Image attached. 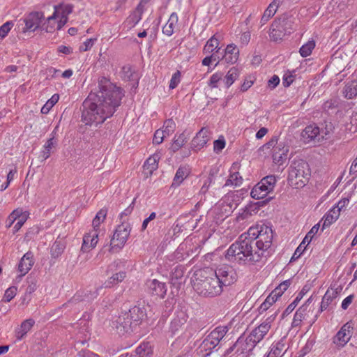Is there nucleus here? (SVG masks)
Masks as SVG:
<instances>
[{"instance_id":"1","label":"nucleus","mask_w":357,"mask_h":357,"mask_svg":"<svg viewBox=\"0 0 357 357\" xmlns=\"http://www.w3.org/2000/svg\"><path fill=\"white\" fill-rule=\"evenodd\" d=\"M123 96L121 88L102 77L98 81V90L91 92L82 104V122L89 126L102 123L114 114Z\"/></svg>"},{"instance_id":"2","label":"nucleus","mask_w":357,"mask_h":357,"mask_svg":"<svg viewBox=\"0 0 357 357\" xmlns=\"http://www.w3.org/2000/svg\"><path fill=\"white\" fill-rule=\"evenodd\" d=\"M255 244V239L248 236V233L243 234L227 249L225 258L238 263L259 261L262 252L258 251Z\"/></svg>"},{"instance_id":"3","label":"nucleus","mask_w":357,"mask_h":357,"mask_svg":"<svg viewBox=\"0 0 357 357\" xmlns=\"http://www.w3.org/2000/svg\"><path fill=\"white\" fill-rule=\"evenodd\" d=\"M146 318L145 307L135 305L112 321V326L120 335L130 334L135 331Z\"/></svg>"},{"instance_id":"4","label":"nucleus","mask_w":357,"mask_h":357,"mask_svg":"<svg viewBox=\"0 0 357 357\" xmlns=\"http://www.w3.org/2000/svg\"><path fill=\"white\" fill-rule=\"evenodd\" d=\"M219 279L212 269H204L195 273L192 280L194 290L204 297L219 296L223 291Z\"/></svg>"},{"instance_id":"5","label":"nucleus","mask_w":357,"mask_h":357,"mask_svg":"<svg viewBox=\"0 0 357 357\" xmlns=\"http://www.w3.org/2000/svg\"><path fill=\"white\" fill-rule=\"evenodd\" d=\"M311 169L303 158L295 159L289 168L288 184L294 188H303L309 181Z\"/></svg>"},{"instance_id":"6","label":"nucleus","mask_w":357,"mask_h":357,"mask_svg":"<svg viewBox=\"0 0 357 357\" xmlns=\"http://www.w3.org/2000/svg\"><path fill=\"white\" fill-rule=\"evenodd\" d=\"M228 327L219 326L213 329L202 341L199 347L202 356H209L228 332Z\"/></svg>"},{"instance_id":"7","label":"nucleus","mask_w":357,"mask_h":357,"mask_svg":"<svg viewBox=\"0 0 357 357\" xmlns=\"http://www.w3.org/2000/svg\"><path fill=\"white\" fill-rule=\"evenodd\" d=\"M248 236L255 239V245L259 252L267 250L271 248L273 241V231L268 226L261 227L260 230L250 228Z\"/></svg>"},{"instance_id":"8","label":"nucleus","mask_w":357,"mask_h":357,"mask_svg":"<svg viewBox=\"0 0 357 357\" xmlns=\"http://www.w3.org/2000/svg\"><path fill=\"white\" fill-rule=\"evenodd\" d=\"M276 183V177L269 175L264 177L252 189L250 195L255 199H263L271 192L273 191Z\"/></svg>"},{"instance_id":"9","label":"nucleus","mask_w":357,"mask_h":357,"mask_svg":"<svg viewBox=\"0 0 357 357\" xmlns=\"http://www.w3.org/2000/svg\"><path fill=\"white\" fill-rule=\"evenodd\" d=\"M45 19L43 13L31 12L19 21L18 26H21L22 33L34 32L40 27V24Z\"/></svg>"},{"instance_id":"10","label":"nucleus","mask_w":357,"mask_h":357,"mask_svg":"<svg viewBox=\"0 0 357 357\" xmlns=\"http://www.w3.org/2000/svg\"><path fill=\"white\" fill-rule=\"evenodd\" d=\"M214 273L219 279L220 284L223 287L229 286L237 281L238 275L235 268L231 266H222L213 271Z\"/></svg>"},{"instance_id":"11","label":"nucleus","mask_w":357,"mask_h":357,"mask_svg":"<svg viewBox=\"0 0 357 357\" xmlns=\"http://www.w3.org/2000/svg\"><path fill=\"white\" fill-rule=\"evenodd\" d=\"M130 232V225L128 223H125V222H121V224L117 227L111 238V250H114L115 248H121L126 243Z\"/></svg>"},{"instance_id":"12","label":"nucleus","mask_w":357,"mask_h":357,"mask_svg":"<svg viewBox=\"0 0 357 357\" xmlns=\"http://www.w3.org/2000/svg\"><path fill=\"white\" fill-rule=\"evenodd\" d=\"M353 324L347 322L342 326L334 337L333 342L339 347L344 346L352 335Z\"/></svg>"},{"instance_id":"13","label":"nucleus","mask_w":357,"mask_h":357,"mask_svg":"<svg viewBox=\"0 0 357 357\" xmlns=\"http://www.w3.org/2000/svg\"><path fill=\"white\" fill-rule=\"evenodd\" d=\"M301 137L305 143L316 144L319 142L323 137L320 135V129L315 124H310L305 127L301 133Z\"/></svg>"},{"instance_id":"14","label":"nucleus","mask_w":357,"mask_h":357,"mask_svg":"<svg viewBox=\"0 0 357 357\" xmlns=\"http://www.w3.org/2000/svg\"><path fill=\"white\" fill-rule=\"evenodd\" d=\"M210 139V132L206 128H202L192 139L190 143V149L197 151L202 149Z\"/></svg>"},{"instance_id":"15","label":"nucleus","mask_w":357,"mask_h":357,"mask_svg":"<svg viewBox=\"0 0 357 357\" xmlns=\"http://www.w3.org/2000/svg\"><path fill=\"white\" fill-rule=\"evenodd\" d=\"M320 227V224L318 223L313 226L310 231L306 234L305 237L298 245V247L295 250L293 256L291 258L290 261H295L298 259L302 255L303 252L305 250L306 246L305 245L306 243L309 244L311 241L313 236L317 233L319 228Z\"/></svg>"},{"instance_id":"16","label":"nucleus","mask_w":357,"mask_h":357,"mask_svg":"<svg viewBox=\"0 0 357 357\" xmlns=\"http://www.w3.org/2000/svg\"><path fill=\"white\" fill-rule=\"evenodd\" d=\"M146 286L149 293L153 296H156L163 298L167 293V286L165 283L153 279L147 281Z\"/></svg>"},{"instance_id":"17","label":"nucleus","mask_w":357,"mask_h":357,"mask_svg":"<svg viewBox=\"0 0 357 357\" xmlns=\"http://www.w3.org/2000/svg\"><path fill=\"white\" fill-rule=\"evenodd\" d=\"M34 264L33 254L29 251L21 258L18 264V271L20 273V278L25 275Z\"/></svg>"},{"instance_id":"18","label":"nucleus","mask_w":357,"mask_h":357,"mask_svg":"<svg viewBox=\"0 0 357 357\" xmlns=\"http://www.w3.org/2000/svg\"><path fill=\"white\" fill-rule=\"evenodd\" d=\"M307 305H302L296 312L291 323L292 328L299 327L303 320L310 317V313H313V309H307Z\"/></svg>"},{"instance_id":"19","label":"nucleus","mask_w":357,"mask_h":357,"mask_svg":"<svg viewBox=\"0 0 357 357\" xmlns=\"http://www.w3.org/2000/svg\"><path fill=\"white\" fill-rule=\"evenodd\" d=\"M98 238V233L97 230L93 229L89 233L85 234L83 237V243L81 248L82 252H86L94 248L97 245Z\"/></svg>"},{"instance_id":"20","label":"nucleus","mask_w":357,"mask_h":357,"mask_svg":"<svg viewBox=\"0 0 357 357\" xmlns=\"http://www.w3.org/2000/svg\"><path fill=\"white\" fill-rule=\"evenodd\" d=\"M272 197H269L261 201H259L257 202H251L245 206L243 213L244 218H248V216L257 214L259 212L260 208L267 204L269 201L272 199Z\"/></svg>"},{"instance_id":"21","label":"nucleus","mask_w":357,"mask_h":357,"mask_svg":"<svg viewBox=\"0 0 357 357\" xmlns=\"http://www.w3.org/2000/svg\"><path fill=\"white\" fill-rule=\"evenodd\" d=\"M235 346H237V350L236 352L238 355L246 354L252 351L255 347V344L248 341V337L240 336L236 342Z\"/></svg>"},{"instance_id":"22","label":"nucleus","mask_w":357,"mask_h":357,"mask_svg":"<svg viewBox=\"0 0 357 357\" xmlns=\"http://www.w3.org/2000/svg\"><path fill=\"white\" fill-rule=\"evenodd\" d=\"M239 55V50L234 44H229L224 50L222 59L228 63H234L237 61Z\"/></svg>"},{"instance_id":"23","label":"nucleus","mask_w":357,"mask_h":357,"mask_svg":"<svg viewBox=\"0 0 357 357\" xmlns=\"http://www.w3.org/2000/svg\"><path fill=\"white\" fill-rule=\"evenodd\" d=\"M310 289V286L309 284H305L303 287L301 291L298 294L296 298L294 299V301L290 303L287 307L284 310L283 313L281 316V319H283L285 317L289 315L297 306L298 303L300 302V301L302 299L303 296L309 291Z\"/></svg>"},{"instance_id":"24","label":"nucleus","mask_w":357,"mask_h":357,"mask_svg":"<svg viewBox=\"0 0 357 357\" xmlns=\"http://www.w3.org/2000/svg\"><path fill=\"white\" fill-rule=\"evenodd\" d=\"M187 141L188 137L185 135V132H183L178 136L175 135L170 146L169 147V154L176 153L178 150L183 146Z\"/></svg>"},{"instance_id":"25","label":"nucleus","mask_w":357,"mask_h":357,"mask_svg":"<svg viewBox=\"0 0 357 357\" xmlns=\"http://www.w3.org/2000/svg\"><path fill=\"white\" fill-rule=\"evenodd\" d=\"M100 286L98 287H95L94 289H86V291H83L82 294H80V293L77 294L73 299L75 301H90L96 298L98 295L99 294L98 290L101 289Z\"/></svg>"},{"instance_id":"26","label":"nucleus","mask_w":357,"mask_h":357,"mask_svg":"<svg viewBox=\"0 0 357 357\" xmlns=\"http://www.w3.org/2000/svg\"><path fill=\"white\" fill-rule=\"evenodd\" d=\"M279 0H273L266 9L261 18V26L264 25L269 19L276 13L277 8L279 6Z\"/></svg>"},{"instance_id":"27","label":"nucleus","mask_w":357,"mask_h":357,"mask_svg":"<svg viewBox=\"0 0 357 357\" xmlns=\"http://www.w3.org/2000/svg\"><path fill=\"white\" fill-rule=\"evenodd\" d=\"M35 324V321L33 319H28L24 320L18 328L16 333V337L17 340H22L26 334L31 329Z\"/></svg>"},{"instance_id":"28","label":"nucleus","mask_w":357,"mask_h":357,"mask_svg":"<svg viewBox=\"0 0 357 357\" xmlns=\"http://www.w3.org/2000/svg\"><path fill=\"white\" fill-rule=\"evenodd\" d=\"M340 214V213L337 211V209L332 208L321 220V222H323L322 230L329 227L333 222H335L338 219Z\"/></svg>"},{"instance_id":"29","label":"nucleus","mask_w":357,"mask_h":357,"mask_svg":"<svg viewBox=\"0 0 357 357\" xmlns=\"http://www.w3.org/2000/svg\"><path fill=\"white\" fill-rule=\"evenodd\" d=\"M158 160L156 158H147L144 163V174L146 178L151 176L153 172L158 169Z\"/></svg>"},{"instance_id":"30","label":"nucleus","mask_w":357,"mask_h":357,"mask_svg":"<svg viewBox=\"0 0 357 357\" xmlns=\"http://www.w3.org/2000/svg\"><path fill=\"white\" fill-rule=\"evenodd\" d=\"M126 276V273L124 271H119L111 276L107 280H106L101 286L100 288H110L114 285L121 282Z\"/></svg>"},{"instance_id":"31","label":"nucleus","mask_w":357,"mask_h":357,"mask_svg":"<svg viewBox=\"0 0 357 357\" xmlns=\"http://www.w3.org/2000/svg\"><path fill=\"white\" fill-rule=\"evenodd\" d=\"M337 296V291L334 289H328L323 296L319 312L326 310L328 305L331 303L333 300Z\"/></svg>"},{"instance_id":"32","label":"nucleus","mask_w":357,"mask_h":357,"mask_svg":"<svg viewBox=\"0 0 357 357\" xmlns=\"http://www.w3.org/2000/svg\"><path fill=\"white\" fill-rule=\"evenodd\" d=\"M178 23V15L176 13H172L167 22L162 28V33L168 36L174 33L175 26Z\"/></svg>"},{"instance_id":"33","label":"nucleus","mask_w":357,"mask_h":357,"mask_svg":"<svg viewBox=\"0 0 357 357\" xmlns=\"http://www.w3.org/2000/svg\"><path fill=\"white\" fill-rule=\"evenodd\" d=\"M285 344L283 340H280L272 344L270 351L267 354L268 357H282L285 351Z\"/></svg>"},{"instance_id":"34","label":"nucleus","mask_w":357,"mask_h":357,"mask_svg":"<svg viewBox=\"0 0 357 357\" xmlns=\"http://www.w3.org/2000/svg\"><path fill=\"white\" fill-rule=\"evenodd\" d=\"M343 94L347 99H352L357 96V80L348 82L344 89Z\"/></svg>"},{"instance_id":"35","label":"nucleus","mask_w":357,"mask_h":357,"mask_svg":"<svg viewBox=\"0 0 357 357\" xmlns=\"http://www.w3.org/2000/svg\"><path fill=\"white\" fill-rule=\"evenodd\" d=\"M186 322V318L183 312L175 317L170 324V330L172 333H176Z\"/></svg>"},{"instance_id":"36","label":"nucleus","mask_w":357,"mask_h":357,"mask_svg":"<svg viewBox=\"0 0 357 357\" xmlns=\"http://www.w3.org/2000/svg\"><path fill=\"white\" fill-rule=\"evenodd\" d=\"M280 26L278 29H282L285 33H290L293 29L292 24L294 22V18L292 16L283 15L280 19Z\"/></svg>"},{"instance_id":"37","label":"nucleus","mask_w":357,"mask_h":357,"mask_svg":"<svg viewBox=\"0 0 357 357\" xmlns=\"http://www.w3.org/2000/svg\"><path fill=\"white\" fill-rule=\"evenodd\" d=\"M55 8L56 10L52 14V15L48 17L46 21L41 26V29L43 30H45L46 32L52 33L55 30L56 19L57 17L56 7Z\"/></svg>"},{"instance_id":"38","label":"nucleus","mask_w":357,"mask_h":357,"mask_svg":"<svg viewBox=\"0 0 357 357\" xmlns=\"http://www.w3.org/2000/svg\"><path fill=\"white\" fill-rule=\"evenodd\" d=\"M183 270L181 266H176L174 270L172 271L169 275L170 282L174 285L180 284V280L183 278Z\"/></svg>"},{"instance_id":"39","label":"nucleus","mask_w":357,"mask_h":357,"mask_svg":"<svg viewBox=\"0 0 357 357\" xmlns=\"http://www.w3.org/2000/svg\"><path fill=\"white\" fill-rule=\"evenodd\" d=\"M136 354L139 357H149L153 354L151 345L149 342H143L136 349Z\"/></svg>"},{"instance_id":"40","label":"nucleus","mask_w":357,"mask_h":357,"mask_svg":"<svg viewBox=\"0 0 357 357\" xmlns=\"http://www.w3.org/2000/svg\"><path fill=\"white\" fill-rule=\"evenodd\" d=\"M65 249V244L61 241H56L50 250V254L52 258L56 259L61 255Z\"/></svg>"},{"instance_id":"41","label":"nucleus","mask_w":357,"mask_h":357,"mask_svg":"<svg viewBox=\"0 0 357 357\" xmlns=\"http://www.w3.org/2000/svg\"><path fill=\"white\" fill-rule=\"evenodd\" d=\"M107 209L106 208H101L96 215L92 222V226L94 230H98L101 222L104 221L107 216Z\"/></svg>"},{"instance_id":"42","label":"nucleus","mask_w":357,"mask_h":357,"mask_svg":"<svg viewBox=\"0 0 357 357\" xmlns=\"http://www.w3.org/2000/svg\"><path fill=\"white\" fill-rule=\"evenodd\" d=\"M162 132V135H165V137H169L172 135L176 130V123L172 119H169L165 121L163 126L160 128Z\"/></svg>"},{"instance_id":"43","label":"nucleus","mask_w":357,"mask_h":357,"mask_svg":"<svg viewBox=\"0 0 357 357\" xmlns=\"http://www.w3.org/2000/svg\"><path fill=\"white\" fill-rule=\"evenodd\" d=\"M238 76H239L238 70L235 67L231 68L229 70V71L227 72V73L225 77V82L226 86L227 88H229L234 82V81L238 77Z\"/></svg>"},{"instance_id":"44","label":"nucleus","mask_w":357,"mask_h":357,"mask_svg":"<svg viewBox=\"0 0 357 357\" xmlns=\"http://www.w3.org/2000/svg\"><path fill=\"white\" fill-rule=\"evenodd\" d=\"M57 146V139L53 135L50 137L44 145V155L49 156L54 154Z\"/></svg>"},{"instance_id":"45","label":"nucleus","mask_w":357,"mask_h":357,"mask_svg":"<svg viewBox=\"0 0 357 357\" xmlns=\"http://www.w3.org/2000/svg\"><path fill=\"white\" fill-rule=\"evenodd\" d=\"M188 175V169L184 167H179L174 178L172 187H178Z\"/></svg>"},{"instance_id":"46","label":"nucleus","mask_w":357,"mask_h":357,"mask_svg":"<svg viewBox=\"0 0 357 357\" xmlns=\"http://www.w3.org/2000/svg\"><path fill=\"white\" fill-rule=\"evenodd\" d=\"M143 9L141 3H139L136 9L128 17L129 23L132 24V26L136 25L142 18Z\"/></svg>"},{"instance_id":"47","label":"nucleus","mask_w":357,"mask_h":357,"mask_svg":"<svg viewBox=\"0 0 357 357\" xmlns=\"http://www.w3.org/2000/svg\"><path fill=\"white\" fill-rule=\"evenodd\" d=\"M219 45V40L215 37V35L213 36L207 42L204 47V52L205 54H210L214 50H218Z\"/></svg>"},{"instance_id":"48","label":"nucleus","mask_w":357,"mask_h":357,"mask_svg":"<svg viewBox=\"0 0 357 357\" xmlns=\"http://www.w3.org/2000/svg\"><path fill=\"white\" fill-rule=\"evenodd\" d=\"M289 152V146L282 142L278 143L274 146L272 151V156H284Z\"/></svg>"},{"instance_id":"49","label":"nucleus","mask_w":357,"mask_h":357,"mask_svg":"<svg viewBox=\"0 0 357 357\" xmlns=\"http://www.w3.org/2000/svg\"><path fill=\"white\" fill-rule=\"evenodd\" d=\"M243 182V178L239 172H234L226 181L225 185L240 186Z\"/></svg>"},{"instance_id":"50","label":"nucleus","mask_w":357,"mask_h":357,"mask_svg":"<svg viewBox=\"0 0 357 357\" xmlns=\"http://www.w3.org/2000/svg\"><path fill=\"white\" fill-rule=\"evenodd\" d=\"M121 77L126 81L134 79L135 70L130 65L124 66L121 71Z\"/></svg>"},{"instance_id":"51","label":"nucleus","mask_w":357,"mask_h":357,"mask_svg":"<svg viewBox=\"0 0 357 357\" xmlns=\"http://www.w3.org/2000/svg\"><path fill=\"white\" fill-rule=\"evenodd\" d=\"M59 98V96L58 94H54L41 108V113L44 114H47L52 107L58 102Z\"/></svg>"},{"instance_id":"52","label":"nucleus","mask_w":357,"mask_h":357,"mask_svg":"<svg viewBox=\"0 0 357 357\" xmlns=\"http://www.w3.org/2000/svg\"><path fill=\"white\" fill-rule=\"evenodd\" d=\"M315 47V43L313 40H310L300 48L299 52L303 57H306L311 54L312 50Z\"/></svg>"},{"instance_id":"53","label":"nucleus","mask_w":357,"mask_h":357,"mask_svg":"<svg viewBox=\"0 0 357 357\" xmlns=\"http://www.w3.org/2000/svg\"><path fill=\"white\" fill-rule=\"evenodd\" d=\"M277 300L278 298L273 296L271 292L259 306V312H262L266 311Z\"/></svg>"},{"instance_id":"54","label":"nucleus","mask_w":357,"mask_h":357,"mask_svg":"<svg viewBox=\"0 0 357 357\" xmlns=\"http://www.w3.org/2000/svg\"><path fill=\"white\" fill-rule=\"evenodd\" d=\"M258 330L255 328L248 336V341L252 342L255 346L257 345L263 338L264 335H263L261 333H258Z\"/></svg>"},{"instance_id":"55","label":"nucleus","mask_w":357,"mask_h":357,"mask_svg":"<svg viewBox=\"0 0 357 357\" xmlns=\"http://www.w3.org/2000/svg\"><path fill=\"white\" fill-rule=\"evenodd\" d=\"M226 142L223 136H220L219 138L213 142V151L216 154L220 153L222 149L225 147Z\"/></svg>"},{"instance_id":"56","label":"nucleus","mask_w":357,"mask_h":357,"mask_svg":"<svg viewBox=\"0 0 357 357\" xmlns=\"http://www.w3.org/2000/svg\"><path fill=\"white\" fill-rule=\"evenodd\" d=\"M17 287L15 286H12L6 289L4 294V301L6 302L10 301L17 294Z\"/></svg>"},{"instance_id":"57","label":"nucleus","mask_w":357,"mask_h":357,"mask_svg":"<svg viewBox=\"0 0 357 357\" xmlns=\"http://www.w3.org/2000/svg\"><path fill=\"white\" fill-rule=\"evenodd\" d=\"M13 26V23L12 22H6L3 25L0 26V37L1 38H4L10 31L11 28Z\"/></svg>"},{"instance_id":"58","label":"nucleus","mask_w":357,"mask_h":357,"mask_svg":"<svg viewBox=\"0 0 357 357\" xmlns=\"http://www.w3.org/2000/svg\"><path fill=\"white\" fill-rule=\"evenodd\" d=\"M28 286L25 291V297L28 295L30 296L37 289V283L35 279H29L27 280Z\"/></svg>"},{"instance_id":"59","label":"nucleus","mask_w":357,"mask_h":357,"mask_svg":"<svg viewBox=\"0 0 357 357\" xmlns=\"http://www.w3.org/2000/svg\"><path fill=\"white\" fill-rule=\"evenodd\" d=\"M181 80V73L180 71H176L172 77V79L170 80L169 83V89H175Z\"/></svg>"},{"instance_id":"60","label":"nucleus","mask_w":357,"mask_h":357,"mask_svg":"<svg viewBox=\"0 0 357 357\" xmlns=\"http://www.w3.org/2000/svg\"><path fill=\"white\" fill-rule=\"evenodd\" d=\"M165 135H162L161 129H158L153 135V143L154 144H160L165 139Z\"/></svg>"},{"instance_id":"61","label":"nucleus","mask_w":357,"mask_h":357,"mask_svg":"<svg viewBox=\"0 0 357 357\" xmlns=\"http://www.w3.org/2000/svg\"><path fill=\"white\" fill-rule=\"evenodd\" d=\"M135 201L136 198H134L131 204L128 206V207H127L123 212L121 213L120 218L122 220V222L125 221V220H123L124 217L129 215L132 212Z\"/></svg>"},{"instance_id":"62","label":"nucleus","mask_w":357,"mask_h":357,"mask_svg":"<svg viewBox=\"0 0 357 357\" xmlns=\"http://www.w3.org/2000/svg\"><path fill=\"white\" fill-rule=\"evenodd\" d=\"M96 38H90L86 40L80 47L79 50L82 52H86L90 50L93 45Z\"/></svg>"},{"instance_id":"63","label":"nucleus","mask_w":357,"mask_h":357,"mask_svg":"<svg viewBox=\"0 0 357 357\" xmlns=\"http://www.w3.org/2000/svg\"><path fill=\"white\" fill-rule=\"evenodd\" d=\"M222 75L221 73H215L213 74L209 81V85L212 88L217 87V83L222 79Z\"/></svg>"},{"instance_id":"64","label":"nucleus","mask_w":357,"mask_h":357,"mask_svg":"<svg viewBox=\"0 0 357 357\" xmlns=\"http://www.w3.org/2000/svg\"><path fill=\"white\" fill-rule=\"evenodd\" d=\"M257 329L258 333H261L263 335H266L271 328V325L264 321L258 327L255 328Z\"/></svg>"}]
</instances>
